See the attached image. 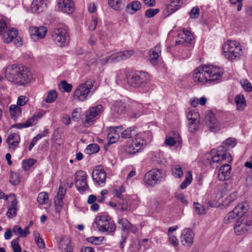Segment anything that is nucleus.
Listing matches in <instances>:
<instances>
[{
    "label": "nucleus",
    "mask_w": 252,
    "mask_h": 252,
    "mask_svg": "<svg viewBox=\"0 0 252 252\" xmlns=\"http://www.w3.org/2000/svg\"><path fill=\"white\" fill-rule=\"evenodd\" d=\"M5 77L14 84L26 86L32 79V72L24 65L12 64L8 65L5 69Z\"/></svg>",
    "instance_id": "f257e3e1"
},
{
    "label": "nucleus",
    "mask_w": 252,
    "mask_h": 252,
    "mask_svg": "<svg viewBox=\"0 0 252 252\" xmlns=\"http://www.w3.org/2000/svg\"><path fill=\"white\" fill-rule=\"evenodd\" d=\"M220 68L212 65H204L194 69L192 78L195 82L215 83L220 80L222 75Z\"/></svg>",
    "instance_id": "f03ea898"
},
{
    "label": "nucleus",
    "mask_w": 252,
    "mask_h": 252,
    "mask_svg": "<svg viewBox=\"0 0 252 252\" xmlns=\"http://www.w3.org/2000/svg\"><path fill=\"white\" fill-rule=\"evenodd\" d=\"M236 144V141L234 138H229L222 142L221 146L218 147L216 151L213 150L211 152L212 154L215 155L212 156L210 160V165L214 168L219 166V163L225 161L229 162L232 161V158L230 154L227 152V148H233Z\"/></svg>",
    "instance_id": "7ed1b4c3"
},
{
    "label": "nucleus",
    "mask_w": 252,
    "mask_h": 252,
    "mask_svg": "<svg viewBox=\"0 0 252 252\" xmlns=\"http://www.w3.org/2000/svg\"><path fill=\"white\" fill-rule=\"evenodd\" d=\"M94 80L88 79L85 83L80 84L74 92V99L82 102L87 100L94 92Z\"/></svg>",
    "instance_id": "20e7f679"
},
{
    "label": "nucleus",
    "mask_w": 252,
    "mask_h": 252,
    "mask_svg": "<svg viewBox=\"0 0 252 252\" xmlns=\"http://www.w3.org/2000/svg\"><path fill=\"white\" fill-rule=\"evenodd\" d=\"M128 84L134 88L146 87L149 83V74L143 71H135L127 76Z\"/></svg>",
    "instance_id": "39448f33"
},
{
    "label": "nucleus",
    "mask_w": 252,
    "mask_h": 252,
    "mask_svg": "<svg viewBox=\"0 0 252 252\" xmlns=\"http://www.w3.org/2000/svg\"><path fill=\"white\" fill-rule=\"evenodd\" d=\"M224 57L229 60H238L242 55L241 47L235 40H228L222 47Z\"/></svg>",
    "instance_id": "423d86ee"
},
{
    "label": "nucleus",
    "mask_w": 252,
    "mask_h": 252,
    "mask_svg": "<svg viewBox=\"0 0 252 252\" xmlns=\"http://www.w3.org/2000/svg\"><path fill=\"white\" fill-rule=\"evenodd\" d=\"M134 51L133 50H125L116 52L112 54L105 58L99 60V62L102 65L119 62L130 58L134 55Z\"/></svg>",
    "instance_id": "0eeeda50"
},
{
    "label": "nucleus",
    "mask_w": 252,
    "mask_h": 252,
    "mask_svg": "<svg viewBox=\"0 0 252 252\" xmlns=\"http://www.w3.org/2000/svg\"><path fill=\"white\" fill-rule=\"evenodd\" d=\"M95 223L99 231L101 232L111 233L116 230V225L109 216L102 215L97 217Z\"/></svg>",
    "instance_id": "6e6552de"
},
{
    "label": "nucleus",
    "mask_w": 252,
    "mask_h": 252,
    "mask_svg": "<svg viewBox=\"0 0 252 252\" xmlns=\"http://www.w3.org/2000/svg\"><path fill=\"white\" fill-rule=\"evenodd\" d=\"M165 177V172L162 169H153L146 173L144 181L149 186L154 187L160 183Z\"/></svg>",
    "instance_id": "1a4fd4ad"
},
{
    "label": "nucleus",
    "mask_w": 252,
    "mask_h": 252,
    "mask_svg": "<svg viewBox=\"0 0 252 252\" xmlns=\"http://www.w3.org/2000/svg\"><path fill=\"white\" fill-rule=\"evenodd\" d=\"M144 141L141 135H136L134 139H131L127 141L125 148L126 153L130 156L138 153L144 148Z\"/></svg>",
    "instance_id": "9d476101"
},
{
    "label": "nucleus",
    "mask_w": 252,
    "mask_h": 252,
    "mask_svg": "<svg viewBox=\"0 0 252 252\" xmlns=\"http://www.w3.org/2000/svg\"><path fill=\"white\" fill-rule=\"evenodd\" d=\"M52 36L56 44L60 47L67 45L69 39L67 31L62 27L55 28L52 32Z\"/></svg>",
    "instance_id": "9b49d317"
},
{
    "label": "nucleus",
    "mask_w": 252,
    "mask_h": 252,
    "mask_svg": "<svg viewBox=\"0 0 252 252\" xmlns=\"http://www.w3.org/2000/svg\"><path fill=\"white\" fill-rule=\"evenodd\" d=\"M252 217L243 216L238 219L234 224V229L237 235H241L252 228Z\"/></svg>",
    "instance_id": "f8f14e48"
},
{
    "label": "nucleus",
    "mask_w": 252,
    "mask_h": 252,
    "mask_svg": "<svg viewBox=\"0 0 252 252\" xmlns=\"http://www.w3.org/2000/svg\"><path fill=\"white\" fill-rule=\"evenodd\" d=\"M102 105L98 104L95 106L90 107L86 112L84 124L85 126H89L95 121L94 118L102 111Z\"/></svg>",
    "instance_id": "ddd939ff"
},
{
    "label": "nucleus",
    "mask_w": 252,
    "mask_h": 252,
    "mask_svg": "<svg viewBox=\"0 0 252 252\" xmlns=\"http://www.w3.org/2000/svg\"><path fill=\"white\" fill-rule=\"evenodd\" d=\"M75 185L78 190L85 191L89 189V186L87 183V175L82 170L78 171L75 174Z\"/></svg>",
    "instance_id": "4468645a"
},
{
    "label": "nucleus",
    "mask_w": 252,
    "mask_h": 252,
    "mask_svg": "<svg viewBox=\"0 0 252 252\" xmlns=\"http://www.w3.org/2000/svg\"><path fill=\"white\" fill-rule=\"evenodd\" d=\"M205 122L210 129L214 131L220 128V123L217 120L213 112L208 110L205 113Z\"/></svg>",
    "instance_id": "2eb2a0df"
},
{
    "label": "nucleus",
    "mask_w": 252,
    "mask_h": 252,
    "mask_svg": "<svg viewBox=\"0 0 252 252\" xmlns=\"http://www.w3.org/2000/svg\"><path fill=\"white\" fill-rule=\"evenodd\" d=\"M106 173L101 165L97 166L92 172V178L94 182L100 185L105 183Z\"/></svg>",
    "instance_id": "dca6fc26"
},
{
    "label": "nucleus",
    "mask_w": 252,
    "mask_h": 252,
    "mask_svg": "<svg viewBox=\"0 0 252 252\" xmlns=\"http://www.w3.org/2000/svg\"><path fill=\"white\" fill-rule=\"evenodd\" d=\"M194 234L192 230L189 228H185L182 232L181 242L184 246L190 247L193 242Z\"/></svg>",
    "instance_id": "f3484780"
},
{
    "label": "nucleus",
    "mask_w": 252,
    "mask_h": 252,
    "mask_svg": "<svg viewBox=\"0 0 252 252\" xmlns=\"http://www.w3.org/2000/svg\"><path fill=\"white\" fill-rule=\"evenodd\" d=\"M118 227L123 231L130 232L133 234L137 233L138 229L136 226L131 223L126 219L121 218L118 220Z\"/></svg>",
    "instance_id": "a211bd4d"
},
{
    "label": "nucleus",
    "mask_w": 252,
    "mask_h": 252,
    "mask_svg": "<svg viewBox=\"0 0 252 252\" xmlns=\"http://www.w3.org/2000/svg\"><path fill=\"white\" fill-rule=\"evenodd\" d=\"M50 0H33L31 9L32 12L40 13L47 7Z\"/></svg>",
    "instance_id": "6ab92c4d"
},
{
    "label": "nucleus",
    "mask_w": 252,
    "mask_h": 252,
    "mask_svg": "<svg viewBox=\"0 0 252 252\" xmlns=\"http://www.w3.org/2000/svg\"><path fill=\"white\" fill-rule=\"evenodd\" d=\"M58 5L61 11L68 14L72 13L75 9L73 0H58Z\"/></svg>",
    "instance_id": "aec40b11"
},
{
    "label": "nucleus",
    "mask_w": 252,
    "mask_h": 252,
    "mask_svg": "<svg viewBox=\"0 0 252 252\" xmlns=\"http://www.w3.org/2000/svg\"><path fill=\"white\" fill-rule=\"evenodd\" d=\"M180 0H166V7L163 10V13L166 16H169L180 7Z\"/></svg>",
    "instance_id": "412c9836"
},
{
    "label": "nucleus",
    "mask_w": 252,
    "mask_h": 252,
    "mask_svg": "<svg viewBox=\"0 0 252 252\" xmlns=\"http://www.w3.org/2000/svg\"><path fill=\"white\" fill-rule=\"evenodd\" d=\"M11 204L8 206L6 216L8 218H14L17 214L18 200L14 194L9 195Z\"/></svg>",
    "instance_id": "4be33fe9"
},
{
    "label": "nucleus",
    "mask_w": 252,
    "mask_h": 252,
    "mask_svg": "<svg viewBox=\"0 0 252 252\" xmlns=\"http://www.w3.org/2000/svg\"><path fill=\"white\" fill-rule=\"evenodd\" d=\"M29 32L32 38H33L34 37L43 38L45 37L47 32V29L44 26L39 27L31 26L29 28Z\"/></svg>",
    "instance_id": "5701e85b"
},
{
    "label": "nucleus",
    "mask_w": 252,
    "mask_h": 252,
    "mask_svg": "<svg viewBox=\"0 0 252 252\" xmlns=\"http://www.w3.org/2000/svg\"><path fill=\"white\" fill-rule=\"evenodd\" d=\"M178 40H176V44H183L186 43L191 44L193 36L190 32L184 30L182 33L178 34Z\"/></svg>",
    "instance_id": "b1692460"
},
{
    "label": "nucleus",
    "mask_w": 252,
    "mask_h": 252,
    "mask_svg": "<svg viewBox=\"0 0 252 252\" xmlns=\"http://www.w3.org/2000/svg\"><path fill=\"white\" fill-rule=\"evenodd\" d=\"M231 166L227 163H224L219 169L218 178L220 181H225L230 178Z\"/></svg>",
    "instance_id": "393cba45"
},
{
    "label": "nucleus",
    "mask_w": 252,
    "mask_h": 252,
    "mask_svg": "<svg viewBox=\"0 0 252 252\" xmlns=\"http://www.w3.org/2000/svg\"><path fill=\"white\" fill-rule=\"evenodd\" d=\"M18 34V30L14 28L9 29L2 34V40L5 43H9L17 36Z\"/></svg>",
    "instance_id": "a878e982"
},
{
    "label": "nucleus",
    "mask_w": 252,
    "mask_h": 252,
    "mask_svg": "<svg viewBox=\"0 0 252 252\" xmlns=\"http://www.w3.org/2000/svg\"><path fill=\"white\" fill-rule=\"evenodd\" d=\"M112 111L115 117L124 114L126 111V106L122 101H115L111 107Z\"/></svg>",
    "instance_id": "bb28decb"
},
{
    "label": "nucleus",
    "mask_w": 252,
    "mask_h": 252,
    "mask_svg": "<svg viewBox=\"0 0 252 252\" xmlns=\"http://www.w3.org/2000/svg\"><path fill=\"white\" fill-rule=\"evenodd\" d=\"M20 141L19 135L15 133L9 134L6 139V142L8 144L9 149L13 151L18 146Z\"/></svg>",
    "instance_id": "cd10ccee"
},
{
    "label": "nucleus",
    "mask_w": 252,
    "mask_h": 252,
    "mask_svg": "<svg viewBox=\"0 0 252 252\" xmlns=\"http://www.w3.org/2000/svg\"><path fill=\"white\" fill-rule=\"evenodd\" d=\"M161 53L160 45L158 44L153 49L149 51V56L151 63L155 64L157 63V60L159 57V55Z\"/></svg>",
    "instance_id": "c85d7f7f"
},
{
    "label": "nucleus",
    "mask_w": 252,
    "mask_h": 252,
    "mask_svg": "<svg viewBox=\"0 0 252 252\" xmlns=\"http://www.w3.org/2000/svg\"><path fill=\"white\" fill-rule=\"evenodd\" d=\"M111 131H115L114 134L109 133L107 135L108 139V143L107 145L108 146L112 144L115 143L116 141H117L119 138V134L116 133V132L118 131V129L122 130L123 129V127L122 126H119L112 127L111 128Z\"/></svg>",
    "instance_id": "c756f323"
},
{
    "label": "nucleus",
    "mask_w": 252,
    "mask_h": 252,
    "mask_svg": "<svg viewBox=\"0 0 252 252\" xmlns=\"http://www.w3.org/2000/svg\"><path fill=\"white\" fill-rule=\"evenodd\" d=\"M141 8V3L135 0L128 4L126 6V11L131 14H133L139 10Z\"/></svg>",
    "instance_id": "7c9ffc66"
},
{
    "label": "nucleus",
    "mask_w": 252,
    "mask_h": 252,
    "mask_svg": "<svg viewBox=\"0 0 252 252\" xmlns=\"http://www.w3.org/2000/svg\"><path fill=\"white\" fill-rule=\"evenodd\" d=\"M149 208L152 212H159L162 210V206L156 199H150L148 202Z\"/></svg>",
    "instance_id": "2f4dec72"
},
{
    "label": "nucleus",
    "mask_w": 252,
    "mask_h": 252,
    "mask_svg": "<svg viewBox=\"0 0 252 252\" xmlns=\"http://www.w3.org/2000/svg\"><path fill=\"white\" fill-rule=\"evenodd\" d=\"M9 111L11 117L13 119L15 120L21 116L22 109L18 105H11L9 107Z\"/></svg>",
    "instance_id": "473e14b6"
},
{
    "label": "nucleus",
    "mask_w": 252,
    "mask_h": 252,
    "mask_svg": "<svg viewBox=\"0 0 252 252\" xmlns=\"http://www.w3.org/2000/svg\"><path fill=\"white\" fill-rule=\"evenodd\" d=\"M136 135H141V134H136L134 126H131L127 128L121 133V137L124 139L132 138V136Z\"/></svg>",
    "instance_id": "72a5a7b5"
},
{
    "label": "nucleus",
    "mask_w": 252,
    "mask_h": 252,
    "mask_svg": "<svg viewBox=\"0 0 252 252\" xmlns=\"http://www.w3.org/2000/svg\"><path fill=\"white\" fill-rule=\"evenodd\" d=\"M108 1L109 5L115 10L120 11L124 7V0H108Z\"/></svg>",
    "instance_id": "f704fd0d"
},
{
    "label": "nucleus",
    "mask_w": 252,
    "mask_h": 252,
    "mask_svg": "<svg viewBox=\"0 0 252 252\" xmlns=\"http://www.w3.org/2000/svg\"><path fill=\"white\" fill-rule=\"evenodd\" d=\"M60 248L63 252H73L70 241L68 239H62L60 243Z\"/></svg>",
    "instance_id": "c9c22d12"
},
{
    "label": "nucleus",
    "mask_w": 252,
    "mask_h": 252,
    "mask_svg": "<svg viewBox=\"0 0 252 252\" xmlns=\"http://www.w3.org/2000/svg\"><path fill=\"white\" fill-rule=\"evenodd\" d=\"M239 217L240 216H238L236 214V213L234 212V211L233 210L229 212L225 217L224 219V222L226 224L234 222L235 220H238Z\"/></svg>",
    "instance_id": "e433bc0d"
},
{
    "label": "nucleus",
    "mask_w": 252,
    "mask_h": 252,
    "mask_svg": "<svg viewBox=\"0 0 252 252\" xmlns=\"http://www.w3.org/2000/svg\"><path fill=\"white\" fill-rule=\"evenodd\" d=\"M235 102L237 105V109L240 111L244 110L246 105L245 98L242 95H237L235 98Z\"/></svg>",
    "instance_id": "4c0bfd02"
},
{
    "label": "nucleus",
    "mask_w": 252,
    "mask_h": 252,
    "mask_svg": "<svg viewBox=\"0 0 252 252\" xmlns=\"http://www.w3.org/2000/svg\"><path fill=\"white\" fill-rule=\"evenodd\" d=\"M172 174L176 178H180L183 175V172L179 165H175L171 168Z\"/></svg>",
    "instance_id": "58836bf2"
},
{
    "label": "nucleus",
    "mask_w": 252,
    "mask_h": 252,
    "mask_svg": "<svg viewBox=\"0 0 252 252\" xmlns=\"http://www.w3.org/2000/svg\"><path fill=\"white\" fill-rule=\"evenodd\" d=\"M192 176L191 171H188L186 178L182 183L180 186V188L182 189H186L192 182Z\"/></svg>",
    "instance_id": "ea45409f"
},
{
    "label": "nucleus",
    "mask_w": 252,
    "mask_h": 252,
    "mask_svg": "<svg viewBox=\"0 0 252 252\" xmlns=\"http://www.w3.org/2000/svg\"><path fill=\"white\" fill-rule=\"evenodd\" d=\"M118 209L122 211H128L131 210L130 205H129L127 201L124 199L123 198L121 199L118 202Z\"/></svg>",
    "instance_id": "a19ab883"
},
{
    "label": "nucleus",
    "mask_w": 252,
    "mask_h": 252,
    "mask_svg": "<svg viewBox=\"0 0 252 252\" xmlns=\"http://www.w3.org/2000/svg\"><path fill=\"white\" fill-rule=\"evenodd\" d=\"M100 150L99 146L96 144L89 145L85 149L86 152L89 155H92L98 152Z\"/></svg>",
    "instance_id": "79ce46f5"
},
{
    "label": "nucleus",
    "mask_w": 252,
    "mask_h": 252,
    "mask_svg": "<svg viewBox=\"0 0 252 252\" xmlns=\"http://www.w3.org/2000/svg\"><path fill=\"white\" fill-rule=\"evenodd\" d=\"M58 96V94L56 91L54 90H51L50 91L47 95L45 99V101L46 103H52L54 102Z\"/></svg>",
    "instance_id": "37998d69"
},
{
    "label": "nucleus",
    "mask_w": 252,
    "mask_h": 252,
    "mask_svg": "<svg viewBox=\"0 0 252 252\" xmlns=\"http://www.w3.org/2000/svg\"><path fill=\"white\" fill-rule=\"evenodd\" d=\"M233 210L238 216L242 217V216L246 212L247 209H245L243 204H239L235 207Z\"/></svg>",
    "instance_id": "c03bdc74"
},
{
    "label": "nucleus",
    "mask_w": 252,
    "mask_h": 252,
    "mask_svg": "<svg viewBox=\"0 0 252 252\" xmlns=\"http://www.w3.org/2000/svg\"><path fill=\"white\" fill-rule=\"evenodd\" d=\"M48 195L45 192H41L38 194L37 201L40 204H45L47 203Z\"/></svg>",
    "instance_id": "a18cd8bd"
},
{
    "label": "nucleus",
    "mask_w": 252,
    "mask_h": 252,
    "mask_svg": "<svg viewBox=\"0 0 252 252\" xmlns=\"http://www.w3.org/2000/svg\"><path fill=\"white\" fill-rule=\"evenodd\" d=\"M199 126L198 120L189 121L188 124V128L190 132H194L198 129Z\"/></svg>",
    "instance_id": "49530a36"
},
{
    "label": "nucleus",
    "mask_w": 252,
    "mask_h": 252,
    "mask_svg": "<svg viewBox=\"0 0 252 252\" xmlns=\"http://www.w3.org/2000/svg\"><path fill=\"white\" fill-rule=\"evenodd\" d=\"M103 237H90L86 239L89 243H91L95 245H100L104 240Z\"/></svg>",
    "instance_id": "de8ad7c7"
},
{
    "label": "nucleus",
    "mask_w": 252,
    "mask_h": 252,
    "mask_svg": "<svg viewBox=\"0 0 252 252\" xmlns=\"http://www.w3.org/2000/svg\"><path fill=\"white\" fill-rule=\"evenodd\" d=\"M125 192V189L123 186H121L120 188L118 189H114L112 190V194L119 199H122L123 198V195L122 193Z\"/></svg>",
    "instance_id": "09e8293b"
},
{
    "label": "nucleus",
    "mask_w": 252,
    "mask_h": 252,
    "mask_svg": "<svg viewBox=\"0 0 252 252\" xmlns=\"http://www.w3.org/2000/svg\"><path fill=\"white\" fill-rule=\"evenodd\" d=\"M39 118L40 117L37 115L33 116L31 119H28L25 123H24L25 127H30L36 124Z\"/></svg>",
    "instance_id": "8fccbe9b"
},
{
    "label": "nucleus",
    "mask_w": 252,
    "mask_h": 252,
    "mask_svg": "<svg viewBox=\"0 0 252 252\" xmlns=\"http://www.w3.org/2000/svg\"><path fill=\"white\" fill-rule=\"evenodd\" d=\"M19 237L13 239L11 242V247L14 252H21L22 249L19 244Z\"/></svg>",
    "instance_id": "3c124183"
},
{
    "label": "nucleus",
    "mask_w": 252,
    "mask_h": 252,
    "mask_svg": "<svg viewBox=\"0 0 252 252\" xmlns=\"http://www.w3.org/2000/svg\"><path fill=\"white\" fill-rule=\"evenodd\" d=\"M36 162L34 159H29L23 162V168L24 170H27L33 165Z\"/></svg>",
    "instance_id": "603ef678"
},
{
    "label": "nucleus",
    "mask_w": 252,
    "mask_h": 252,
    "mask_svg": "<svg viewBox=\"0 0 252 252\" xmlns=\"http://www.w3.org/2000/svg\"><path fill=\"white\" fill-rule=\"evenodd\" d=\"M237 198V194L235 192H233L229 195V196L223 201V205L225 206H228L231 203L233 202Z\"/></svg>",
    "instance_id": "864d4df0"
},
{
    "label": "nucleus",
    "mask_w": 252,
    "mask_h": 252,
    "mask_svg": "<svg viewBox=\"0 0 252 252\" xmlns=\"http://www.w3.org/2000/svg\"><path fill=\"white\" fill-rule=\"evenodd\" d=\"M60 87H62L64 91L69 93L71 92L72 86L71 84H68L66 81H62L59 85Z\"/></svg>",
    "instance_id": "5fc2aeb1"
},
{
    "label": "nucleus",
    "mask_w": 252,
    "mask_h": 252,
    "mask_svg": "<svg viewBox=\"0 0 252 252\" xmlns=\"http://www.w3.org/2000/svg\"><path fill=\"white\" fill-rule=\"evenodd\" d=\"M65 192H66V190L65 189H64L62 186H60L59 187V189H58V191L57 192V196L55 199H57V200H63V198L64 196Z\"/></svg>",
    "instance_id": "6e6d98bb"
},
{
    "label": "nucleus",
    "mask_w": 252,
    "mask_h": 252,
    "mask_svg": "<svg viewBox=\"0 0 252 252\" xmlns=\"http://www.w3.org/2000/svg\"><path fill=\"white\" fill-rule=\"evenodd\" d=\"M198 113L189 111L187 114V117L189 121L198 120L199 117Z\"/></svg>",
    "instance_id": "4d7b16f0"
},
{
    "label": "nucleus",
    "mask_w": 252,
    "mask_h": 252,
    "mask_svg": "<svg viewBox=\"0 0 252 252\" xmlns=\"http://www.w3.org/2000/svg\"><path fill=\"white\" fill-rule=\"evenodd\" d=\"M159 11V9L150 8L145 11V16L148 18H152L155 16Z\"/></svg>",
    "instance_id": "13d9d810"
},
{
    "label": "nucleus",
    "mask_w": 252,
    "mask_h": 252,
    "mask_svg": "<svg viewBox=\"0 0 252 252\" xmlns=\"http://www.w3.org/2000/svg\"><path fill=\"white\" fill-rule=\"evenodd\" d=\"M10 182L13 185L18 184L20 182L19 175L16 173H11Z\"/></svg>",
    "instance_id": "bf43d9fd"
},
{
    "label": "nucleus",
    "mask_w": 252,
    "mask_h": 252,
    "mask_svg": "<svg viewBox=\"0 0 252 252\" xmlns=\"http://www.w3.org/2000/svg\"><path fill=\"white\" fill-rule=\"evenodd\" d=\"M12 232L15 234L20 235L22 237H26V234L23 232L22 228L18 225H15L13 227Z\"/></svg>",
    "instance_id": "052dcab7"
},
{
    "label": "nucleus",
    "mask_w": 252,
    "mask_h": 252,
    "mask_svg": "<svg viewBox=\"0 0 252 252\" xmlns=\"http://www.w3.org/2000/svg\"><path fill=\"white\" fill-rule=\"evenodd\" d=\"M194 209L197 214L200 215L205 214V210L203 206L201 205L198 203H194Z\"/></svg>",
    "instance_id": "680f3d73"
},
{
    "label": "nucleus",
    "mask_w": 252,
    "mask_h": 252,
    "mask_svg": "<svg viewBox=\"0 0 252 252\" xmlns=\"http://www.w3.org/2000/svg\"><path fill=\"white\" fill-rule=\"evenodd\" d=\"M63 200H60L55 199V207L56 212L58 213H60L63 208Z\"/></svg>",
    "instance_id": "e2e57ef3"
},
{
    "label": "nucleus",
    "mask_w": 252,
    "mask_h": 252,
    "mask_svg": "<svg viewBox=\"0 0 252 252\" xmlns=\"http://www.w3.org/2000/svg\"><path fill=\"white\" fill-rule=\"evenodd\" d=\"M29 99L26 96L21 95L17 99V105L18 106H22L25 105L28 101Z\"/></svg>",
    "instance_id": "0e129e2a"
},
{
    "label": "nucleus",
    "mask_w": 252,
    "mask_h": 252,
    "mask_svg": "<svg viewBox=\"0 0 252 252\" xmlns=\"http://www.w3.org/2000/svg\"><path fill=\"white\" fill-rule=\"evenodd\" d=\"M140 203L139 198L137 196H134L133 197L130 202V207H131V210L135 209L138 206Z\"/></svg>",
    "instance_id": "69168bd1"
},
{
    "label": "nucleus",
    "mask_w": 252,
    "mask_h": 252,
    "mask_svg": "<svg viewBox=\"0 0 252 252\" xmlns=\"http://www.w3.org/2000/svg\"><path fill=\"white\" fill-rule=\"evenodd\" d=\"M199 8L198 7H193L189 12V16L191 18L195 19L199 16Z\"/></svg>",
    "instance_id": "338daca9"
},
{
    "label": "nucleus",
    "mask_w": 252,
    "mask_h": 252,
    "mask_svg": "<svg viewBox=\"0 0 252 252\" xmlns=\"http://www.w3.org/2000/svg\"><path fill=\"white\" fill-rule=\"evenodd\" d=\"M177 141H176L175 138L174 137H168L165 139L164 143L169 146H174Z\"/></svg>",
    "instance_id": "774afa93"
}]
</instances>
